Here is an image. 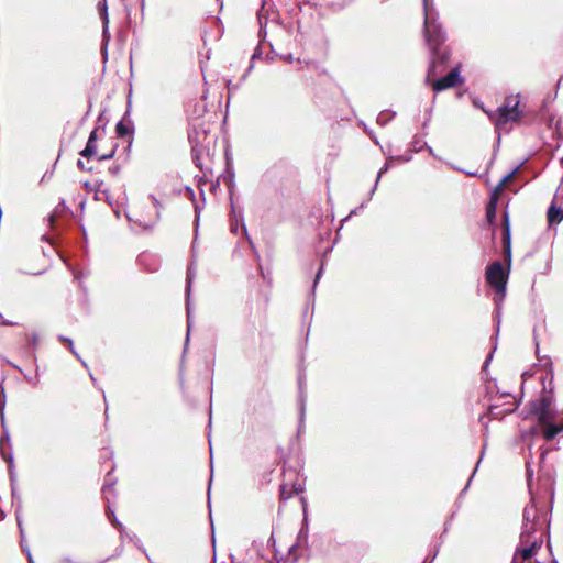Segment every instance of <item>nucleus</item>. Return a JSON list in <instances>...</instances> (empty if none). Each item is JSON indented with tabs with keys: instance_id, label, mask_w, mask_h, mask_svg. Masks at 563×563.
<instances>
[{
	"instance_id": "obj_1",
	"label": "nucleus",
	"mask_w": 563,
	"mask_h": 563,
	"mask_svg": "<svg viewBox=\"0 0 563 563\" xmlns=\"http://www.w3.org/2000/svg\"><path fill=\"white\" fill-rule=\"evenodd\" d=\"M550 521L547 514L539 507L532 496L522 514V526L519 543L515 550L511 563H525L530 561L541 549L543 537L549 532Z\"/></svg>"
},
{
	"instance_id": "obj_2",
	"label": "nucleus",
	"mask_w": 563,
	"mask_h": 563,
	"mask_svg": "<svg viewBox=\"0 0 563 563\" xmlns=\"http://www.w3.org/2000/svg\"><path fill=\"white\" fill-rule=\"evenodd\" d=\"M422 2L424 14L423 33L426 43L431 52L429 66V75H431L437 67V63L444 64L449 58V53L440 49L441 45L446 40V34L442 24L439 22V13L435 9L434 1L422 0Z\"/></svg>"
},
{
	"instance_id": "obj_3",
	"label": "nucleus",
	"mask_w": 563,
	"mask_h": 563,
	"mask_svg": "<svg viewBox=\"0 0 563 563\" xmlns=\"http://www.w3.org/2000/svg\"><path fill=\"white\" fill-rule=\"evenodd\" d=\"M503 241L505 246L506 261L508 262V269H505L500 262H494L486 268V282L497 292V296L494 298L497 314H499L501 302L504 301L506 296L508 273L511 261L510 225L507 213H505V229Z\"/></svg>"
},
{
	"instance_id": "obj_4",
	"label": "nucleus",
	"mask_w": 563,
	"mask_h": 563,
	"mask_svg": "<svg viewBox=\"0 0 563 563\" xmlns=\"http://www.w3.org/2000/svg\"><path fill=\"white\" fill-rule=\"evenodd\" d=\"M520 95H511L505 99V102L497 108L494 113L489 114V118L494 121L496 126H501L508 122H515L521 117Z\"/></svg>"
},
{
	"instance_id": "obj_5",
	"label": "nucleus",
	"mask_w": 563,
	"mask_h": 563,
	"mask_svg": "<svg viewBox=\"0 0 563 563\" xmlns=\"http://www.w3.org/2000/svg\"><path fill=\"white\" fill-rule=\"evenodd\" d=\"M148 198L155 209L152 216H131L130 213H125L128 221L143 231H150L154 229L161 218V210L163 208L162 203L154 195H150Z\"/></svg>"
},
{
	"instance_id": "obj_6",
	"label": "nucleus",
	"mask_w": 563,
	"mask_h": 563,
	"mask_svg": "<svg viewBox=\"0 0 563 563\" xmlns=\"http://www.w3.org/2000/svg\"><path fill=\"white\" fill-rule=\"evenodd\" d=\"M530 412L533 415L539 423H547L554 419L555 412L552 410V397L543 395L537 400L530 401Z\"/></svg>"
},
{
	"instance_id": "obj_7",
	"label": "nucleus",
	"mask_w": 563,
	"mask_h": 563,
	"mask_svg": "<svg viewBox=\"0 0 563 563\" xmlns=\"http://www.w3.org/2000/svg\"><path fill=\"white\" fill-rule=\"evenodd\" d=\"M4 408H5L4 387L2 386V384H0V417H1V424L3 428V435L0 439V452H1L2 457L9 462L10 478L13 482V479H14L13 454H12L11 450L9 452H5V450H4V442H9V440H10L9 432H8V430L5 428V423H4Z\"/></svg>"
},
{
	"instance_id": "obj_8",
	"label": "nucleus",
	"mask_w": 563,
	"mask_h": 563,
	"mask_svg": "<svg viewBox=\"0 0 563 563\" xmlns=\"http://www.w3.org/2000/svg\"><path fill=\"white\" fill-rule=\"evenodd\" d=\"M462 82L461 74L457 67L451 69V71L444 77L435 80L432 84V88L435 92L443 91L445 89L457 86Z\"/></svg>"
},
{
	"instance_id": "obj_9",
	"label": "nucleus",
	"mask_w": 563,
	"mask_h": 563,
	"mask_svg": "<svg viewBox=\"0 0 563 563\" xmlns=\"http://www.w3.org/2000/svg\"><path fill=\"white\" fill-rule=\"evenodd\" d=\"M195 276H196V268L194 266V263H191L187 269V286H186L187 336H186V345L188 344L189 334H190V330H191V325H192L190 291H191V285H192V280H194Z\"/></svg>"
},
{
	"instance_id": "obj_10",
	"label": "nucleus",
	"mask_w": 563,
	"mask_h": 563,
	"mask_svg": "<svg viewBox=\"0 0 563 563\" xmlns=\"http://www.w3.org/2000/svg\"><path fill=\"white\" fill-rule=\"evenodd\" d=\"M561 191L555 194L548 209V221L550 224L560 223L563 220V203H559Z\"/></svg>"
},
{
	"instance_id": "obj_11",
	"label": "nucleus",
	"mask_w": 563,
	"mask_h": 563,
	"mask_svg": "<svg viewBox=\"0 0 563 563\" xmlns=\"http://www.w3.org/2000/svg\"><path fill=\"white\" fill-rule=\"evenodd\" d=\"M97 140H98V129L96 128L90 132L87 144L82 151H80V155L86 158H90L97 155Z\"/></svg>"
},
{
	"instance_id": "obj_12",
	"label": "nucleus",
	"mask_w": 563,
	"mask_h": 563,
	"mask_svg": "<svg viewBox=\"0 0 563 563\" xmlns=\"http://www.w3.org/2000/svg\"><path fill=\"white\" fill-rule=\"evenodd\" d=\"M544 426L543 430V437L547 441H551L554 439L560 432L563 431V423L562 424H554L550 421L547 423H542Z\"/></svg>"
},
{
	"instance_id": "obj_13",
	"label": "nucleus",
	"mask_w": 563,
	"mask_h": 563,
	"mask_svg": "<svg viewBox=\"0 0 563 563\" xmlns=\"http://www.w3.org/2000/svg\"><path fill=\"white\" fill-rule=\"evenodd\" d=\"M303 492V485L301 483H294L290 487V492L286 493V484H283L280 486V499L282 500H288L291 498L295 494H299Z\"/></svg>"
},
{
	"instance_id": "obj_14",
	"label": "nucleus",
	"mask_w": 563,
	"mask_h": 563,
	"mask_svg": "<svg viewBox=\"0 0 563 563\" xmlns=\"http://www.w3.org/2000/svg\"><path fill=\"white\" fill-rule=\"evenodd\" d=\"M102 184H103L102 181L96 183V189H95L96 190V199H98V200L104 199L109 205H112L111 195H110L109 190L100 189Z\"/></svg>"
},
{
	"instance_id": "obj_15",
	"label": "nucleus",
	"mask_w": 563,
	"mask_h": 563,
	"mask_svg": "<svg viewBox=\"0 0 563 563\" xmlns=\"http://www.w3.org/2000/svg\"><path fill=\"white\" fill-rule=\"evenodd\" d=\"M12 367H14L15 369H18L20 373L23 374L24 378L26 379L27 383L32 384L33 386H36L40 382L38 379V367H36V374L35 376H31V375H27L25 374L21 367H19L18 365L11 363Z\"/></svg>"
},
{
	"instance_id": "obj_16",
	"label": "nucleus",
	"mask_w": 563,
	"mask_h": 563,
	"mask_svg": "<svg viewBox=\"0 0 563 563\" xmlns=\"http://www.w3.org/2000/svg\"><path fill=\"white\" fill-rule=\"evenodd\" d=\"M115 132L119 136L124 137L131 134L132 130L129 124L124 123L123 121H119L115 125Z\"/></svg>"
},
{
	"instance_id": "obj_17",
	"label": "nucleus",
	"mask_w": 563,
	"mask_h": 563,
	"mask_svg": "<svg viewBox=\"0 0 563 563\" xmlns=\"http://www.w3.org/2000/svg\"><path fill=\"white\" fill-rule=\"evenodd\" d=\"M99 9H100V11H101V15H102L103 33L106 34V33H107V31H108V23H109V19H108V8H107L106 2H100V3H99Z\"/></svg>"
},
{
	"instance_id": "obj_18",
	"label": "nucleus",
	"mask_w": 563,
	"mask_h": 563,
	"mask_svg": "<svg viewBox=\"0 0 563 563\" xmlns=\"http://www.w3.org/2000/svg\"><path fill=\"white\" fill-rule=\"evenodd\" d=\"M395 117V112L383 111L377 117V123L380 125L387 124Z\"/></svg>"
},
{
	"instance_id": "obj_19",
	"label": "nucleus",
	"mask_w": 563,
	"mask_h": 563,
	"mask_svg": "<svg viewBox=\"0 0 563 563\" xmlns=\"http://www.w3.org/2000/svg\"><path fill=\"white\" fill-rule=\"evenodd\" d=\"M390 165L389 163H385L384 166L378 170L376 181L371 190V197L374 195L375 190L377 189L378 183L382 178V176L389 169Z\"/></svg>"
},
{
	"instance_id": "obj_20",
	"label": "nucleus",
	"mask_w": 563,
	"mask_h": 563,
	"mask_svg": "<svg viewBox=\"0 0 563 563\" xmlns=\"http://www.w3.org/2000/svg\"><path fill=\"white\" fill-rule=\"evenodd\" d=\"M496 209L493 205H487L486 207V219L489 223H493L496 217Z\"/></svg>"
},
{
	"instance_id": "obj_21",
	"label": "nucleus",
	"mask_w": 563,
	"mask_h": 563,
	"mask_svg": "<svg viewBox=\"0 0 563 563\" xmlns=\"http://www.w3.org/2000/svg\"><path fill=\"white\" fill-rule=\"evenodd\" d=\"M102 492H103L106 500L108 503H110V496L114 495L113 484H104L103 487H102Z\"/></svg>"
},
{
	"instance_id": "obj_22",
	"label": "nucleus",
	"mask_w": 563,
	"mask_h": 563,
	"mask_svg": "<svg viewBox=\"0 0 563 563\" xmlns=\"http://www.w3.org/2000/svg\"><path fill=\"white\" fill-rule=\"evenodd\" d=\"M299 388H300V415L301 419H303L305 410H306V398L302 394V383L301 379H299Z\"/></svg>"
},
{
	"instance_id": "obj_23",
	"label": "nucleus",
	"mask_w": 563,
	"mask_h": 563,
	"mask_svg": "<svg viewBox=\"0 0 563 563\" xmlns=\"http://www.w3.org/2000/svg\"><path fill=\"white\" fill-rule=\"evenodd\" d=\"M516 172L517 168L512 169L510 173L504 176L500 183L497 185L496 190H500L506 185V183L515 175Z\"/></svg>"
},
{
	"instance_id": "obj_24",
	"label": "nucleus",
	"mask_w": 563,
	"mask_h": 563,
	"mask_svg": "<svg viewBox=\"0 0 563 563\" xmlns=\"http://www.w3.org/2000/svg\"><path fill=\"white\" fill-rule=\"evenodd\" d=\"M108 511L110 512V515H111V517H112V523L119 528L120 532H122V530H121L122 525H121V522L117 519V517H115V515H114V511L110 508V506H108Z\"/></svg>"
},
{
	"instance_id": "obj_25",
	"label": "nucleus",
	"mask_w": 563,
	"mask_h": 563,
	"mask_svg": "<svg viewBox=\"0 0 563 563\" xmlns=\"http://www.w3.org/2000/svg\"><path fill=\"white\" fill-rule=\"evenodd\" d=\"M115 154V150H111L110 152L108 153H104V154H101L98 156V161H108V159H111Z\"/></svg>"
},
{
	"instance_id": "obj_26",
	"label": "nucleus",
	"mask_w": 563,
	"mask_h": 563,
	"mask_svg": "<svg viewBox=\"0 0 563 563\" xmlns=\"http://www.w3.org/2000/svg\"><path fill=\"white\" fill-rule=\"evenodd\" d=\"M497 191H498V190H496V189H495V191L490 195V197H489V201H488V203H487V205H493L494 207H497V203H498V195H497Z\"/></svg>"
},
{
	"instance_id": "obj_27",
	"label": "nucleus",
	"mask_w": 563,
	"mask_h": 563,
	"mask_svg": "<svg viewBox=\"0 0 563 563\" xmlns=\"http://www.w3.org/2000/svg\"><path fill=\"white\" fill-rule=\"evenodd\" d=\"M68 347L70 350V352L78 358L80 360V356L78 355V353L76 352L75 347H74V343H73V340H68Z\"/></svg>"
},
{
	"instance_id": "obj_28",
	"label": "nucleus",
	"mask_w": 563,
	"mask_h": 563,
	"mask_svg": "<svg viewBox=\"0 0 563 563\" xmlns=\"http://www.w3.org/2000/svg\"><path fill=\"white\" fill-rule=\"evenodd\" d=\"M23 550H24V552H25V553H26V555H27V562H29V563H35V562H34V560H33V558H32V554H31V552H30V549H29V548H24Z\"/></svg>"
},
{
	"instance_id": "obj_29",
	"label": "nucleus",
	"mask_w": 563,
	"mask_h": 563,
	"mask_svg": "<svg viewBox=\"0 0 563 563\" xmlns=\"http://www.w3.org/2000/svg\"><path fill=\"white\" fill-rule=\"evenodd\" d=\"M561 191V198L559 203H563V183L560 184V186L556 189L555 194H559Z\"/></svg>"
},
{
	"instance_id": "obj_30",
	"label": "nucleus",
	"mask_w": 563,
	"mask_h": 563,
	"mask_svg": "<svg viewBox=\"0 0 563 563\" xmlns=\"http://www.w3.org/2000/svg\"><path fill=\"white\" fill-rule=\"evenodd\" d=\"M283 59L287 63H292L295 60L292 54H287L283 56Z\"/></svg>"
},
{
	"instance_id": "obj_31",
	"label": "nucleus",
	"mask_w": 563,
	"mask_h": 563,
	"mask_svg": "<svg viewBox=\"0 0 563 563\" xmlns=\"http://www.w3.org/2000/svg\"><path fill=\"white\" fill-rule=\"evenodd\" d=\"M322 271H323V268H322V266H321V267L319 268V271H318L317 275H316V279H314V285H313V287H316L317 283L319 282V279H320V277H321V275H322Z\"/></svg>"
},
{
	"instance_id": "obj_32",
	"label": "nucleus",
	"mask_w": 563,
	"mask_h": 563,
	"mask_svg": "<svg viewBox=\"0 0 563 563\" xmlns=\"http://www.w3.org/2000/svg\"><path fill=\"white\" fill-rule=\"evenodd\" d=\"M261 55H262V52H261L260 47H257L252 55V59L260 58Z\"/></svg>"
},
{
	"instance_id": "obj_33",
	"label": "nucleus",
	"mask_w": 563,
	"mask_h": 563,
	"mask_svg": "<svg viewBox=\"0 0 563 563\" xmlns=\"http://www.w3.org/2000/svg\"><path fill=\"white\" fill-rule=\"evenodd\" d=\"M148 257H150L148 255L143 254V255H141V256L139 257V261H140V263H141L142 265H145V262H146V260H147Z\"/></svg>"
},
{
	"instance_id": "obj_34",
	"label": "nucleus",
	"mask_w": 563,
	"mask_h": 563,
	"mask_svg": "<svg viewBox=\"0 0 563 563\" xmlns=\"http://www.w3.org/2000/svg\"><path fill=\"white\" fill-rule=\"evenodd\" d=\"M77 166H78V168H80L81 170H85V169H86V166H85L84 162H82V161H80V159H78V162H77Z\"/></svg>"
},
{
	"instance_id": "obj_35",
	"label": "nucleus",
	"mask_w": 563,
	"mask_h": 563,
	"mask_svg": "<svg viewBox=\"0 0 563 563\" xmlns=\"http://www.w3.org/2000/svg\"><path fill=\"white\" fill-rule=\"evenodd\" d=\"M158 268V265L155 263L153 266L147 267L150 272H155Z\"/></svg>"
},
{
	"instance_id": "obj_36",
	"label": "nucleus",
	"mask_w": 563,
	"mask_h": 563,
	"mask_svg": "<svg viewBox=\"0 0 563 563\" xmlns=\"http://www.w3.org/2000/svg\"><path fill=\"white\" fill-rule=\"evenodd\" d=\"M31 341H32V344H33V345H36V343H37V336H36L35 334H34V335H32Z\"/></svg>"
},
{
	"instance_id": "obj_37",
	"label": "nucleus",
	"mask_w": 563,
	"mask_h": 563,
	"mask_svg": "<svg viewBox=\"0 0 563 563\" xmlns=\"http://www.w3.org/2000/svg\"><path fill=\"white\" fill-rule=\"evenodd\" d=\"M58 339L63 342H67L68 343V340H70L69 338H66V336H63V335H59Z\"/></svg>"
},
{
	"instance_id": "obj_38",
	"label": "nucleus",
	"mask_w": 563,
	"mask_h": 563,
	"mask_svg": "<svg viewBox=\"0 0 563 563\" xmlns=\"http://www.w3.org/2000/svg\"><path fill=\"white\" fill-rule=\"evenodd\" d=\"M527 477H528V482H530V479L532 477V472H530L529 470L527 471Z\"/></svg>"
},
{
	"instance_id": "obj_39",
	"label": "nucleus",
	"mask_w": 563,
	"mask_h": 563,
	"mask_svg": "<svg viewBox=\"0 0 563 563\" xmlns=\"http://www.w3.org/2000/svg\"><path fill=\"white\" fill-rule=\"evenodd\" d=\"M63 562H67V563H74L73 560L70 558H64L63 559Z\"/></svg>"
},
{
	"instance_id": "obj_40",
	"label": "nucleus",
	"mask_w": 563,
	"mask_h": 563,
	"mask_svg": "<svg viewBox=\"0 0 563 563\" xmlns=\"http://www.w3.org/2000/svg\"><path fill=\"white\" fill-rule=\"evenodd\" d=\"M466 175L474 177V176H476V173H474V172H466Z\"/></svg>"
},
{
	"instance_id": "obj_41",
	"label": "nucleus",
	"mask_w": 563,
	"mask_h": 563,
	"mask_svg": "<svg viewBox=\"0 0 563 563\" xmlns=\"http://www.w3.org/2000/svg\"><path fill=\"white\" fill-rule=\"evenodd\" d=\"M471 482H472V477L468 478L467 485H465V489L468 488V485H471Z\"/></svg>"
},
{
	"instance_id": "obj_42",
	"label": "nucleus",
	"mask_w": 563,
	"mask_h": 563,
	"mask_svg": "<svg viewBox=\"0 0 563 563\" xmlns=\"http://www.w3.org/2000/svg\"><path fill=\"white\" fill-rule=\"evenodd\" d=\"M471 482H472V477L468 478L467 485H465V489L468 488V485H471Z\"/></svg>"
},
{
	"instance_id": "obj_43",
	"label": "nucleus",
	"mask_w": 563,
	"mask_h": 563,
	"mask_svg": "<svg viewBox=\"0 0 563 563\" xmlns=\"http://www.w3.org/2000/svg\"><path fill=\"white\" fill-rule=\"evenodd\" d=\"M471 482H472V477L468 478L467 485H465V489L468 488V485H471Z\"/></svg>"
},
{
	"instance_id": "obj_44",
	"label": "nucleus",
	"mask_w": 563,
	"mask_h": 563,
	"mask_svg": "<svg viewBox=\"0 0 563 563\" xmlns=\"http://www.w3.org/2000/svg\"><path fill=\"white\" fill-rule=\"evenodd\" d=\"M18 525H19V527H20V530H22V525H21V521H20L19 519H18ZM22 532H23V531H21V533H22Z\"/></svg>"
},
{
	"instance_id": "obj_45",
	"label": "nucleus",
	"mask_w": 563,
	"mask_h": 563,
	"mask_svg": "<svg viewBox=\"0 0 563 563\" xmlns=\"http://www.w3.org/2000/svg\"><path fill=\"white\" fill-rule=\"evenodd\" d=\"M187 190L190 192L191 196H194V191L191 188L188 187Z\"/></svg>"
},
{
	"instance_id": "obj_46",
	"label": "nucleus",
	"mask_w": 563,
	"mask_h": 563,
	"mask_svg": "<svg viewBox=\"0 0 563 563\" xmlns=\"http://www.w3.org/2000/svg\"><path fill=\"white\" fill-rule=\"evenodd\" d=\"M195 210H196V213H197V218H199V211H198V207L197 206L195 207Z\"/></svg>"
},
{
	"instance_id": "obj_47",
	"label": "nucleus",
	"mask_w": 563,
	"mask_h": 563,
	"mask_svg": "<svg viewBox=\"0 0 563 563\" xmlns=\"http://www.w3.org/2000/svg\"><path fill=\"white\" fill-rule=\"evenodd\" d=\"M231 208H232V212L234 213V212H235V209H234V205H233V202H231Z\"/></svg>"
},
{
	"instance_id": "obj_48",
	"label": "nucleus",
	"mask_w": 563,
	"mask_h": 563,
	"mask_svg": "<svg viewBox=\"0 0 563 563\" xmlns=\"http://www.w3.org/2000/svg\"><path fill=\"white\" fill-rule=\"evenodd\" d=\"M118 172H119V168H113V169H112V173H113V174H115V173H118Z\"/></svg>"
},
{
	"instance_id": "obj_49",
	"label": "nucleus",
	"mask_w": 563,
	"mask_h": 563,
	"mask_svg": "<svg viewBox=\"0 0 563 563\" xmlns=\"http://www.w3.org/2000/svg\"><path fill=\"white\" fill-rule=\"evenodd\" d=\"M492 358V355H488L487 360H486V364L490 361Z\"/></svg>"
},
{
	"instance_id": "obj_50",
	"label": "nucleus",
	"mask_w": 563,
	"mask_h": 563,
	"mask_svg": "<svg viewBox=\"0 0 563 563\" xmlns=\"http://www.w3.org/2000/svg\"><path fill=\"white\" fill-rule=\"evenodd\" d=\"M290 492V488L288 487V485L286 484V493H289Z\"/></svg>"
},
{
	"instance_id": "obj_51",
	"label": "nucleus",
	"mask_w": 563,
	"mask_h": 563,
	"mask_svg": "<svg viewBox=\"0 0 563 563\" xmlns=\"http://www.w3.org/2000/svg\"><path fill=\"white\" fill-rule=\"evenodd\" d=\"M242 227H243L244 232H246V227L244 223L242 224Z\"/></svg>"
},
{
	"instance_id": "obj_52",
	"label": "nucleus",
	"mask_w": 563,
	"mask_h": 563,
	"mask_svg": "<svg viewBox=\"0 0 563 563\" xmlns=\"http://www.w3.org/2000/svg\"><path fill=\"white\" fill-rule=\"evenodd\" d=\"M80 362L82 363V365H84L85 367H87L86 362H84V361H81V360H80Z\"/></svg>"
},
{
	"instance_id": "obj_53",
	"label": "nucleus",
	"mask_w": 563,
	"mask_h": 563,
	"mask_svg": "<svg viewBox=\"0 0 563 563\" xmlns=\"http://www.w3.org/2000/svg\"><path fill=\"white\" fill-rule=\"evenodd\" d=\"M90 378L92 382H96L95 377L90 374Z\"/></svg>"
},
{
	"instance_id": "obj_54",
	"label": "nucleus",
	"mask_w": 563,
	"mask_h": 563,
	"mask_svg": "<svg viewBox=\"0 0 563 563\" xmlns=\"http://www.w3.org/2000/svg\"><path fill=\"white\" fill-rule=\"evenodd\" d=\"M489 412H490L492 415H494V408H490V409H489Z\"/></svg>"
},
{
	"instance_id": "obj_55",
	"label": "nucleus",
	"mask_w": 563,
	"mask_h": 563,
	"mask_svg": "<svg viewBox=\"0 0 563 563\" xmlns=\"http://www.w3.org/2000/svg\"><path fill=\"white\" fill-rule=\"evenodd\" d=\"M100 563H103V562H100Z\"/></svg>"
}]
</instances>
